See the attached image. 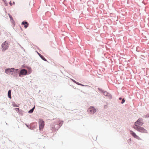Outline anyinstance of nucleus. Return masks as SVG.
<instances>
[{
  "instance_id": "obj_27",
  "label": "nucleus",
  "mask_w": 149,
  "mask_h": 149,
  "mask_svg": "<svg viewBox=\"0 0 149 149\" xmlns=\"http://www.w3.org/2000/svg\"><path fill=\"white\" fill-rule=\"evenodd\" d=\"M119 100H122V98L121 97H119L118 98Z\"/></svg>"
},
{
  "instance_id": "obj_10",
  "label": "nucleus",
  "mask_w": 149,
  "mask_h": 149,
  "mask_svg": "<svg viewBox=\"0 0 149 149\" xmlns=\"http://www.w3.org/2000/svg\"><path fill=\"white\" fill-rule=\"evenodd\" d=\"M22 25H24V27L26 28L28 26L29 23L23 21L22 23Z\"/></svg>"
},
{
  "instance_id": "obj_16",
  "label": "nucleus",
  "mask_w": 149,
  "mask_h": 149,
  "mask_svg": "<svg viewBox=\"0 0 149 149\" xmlns=\"http://www.w3.org/2000/svg\"><path fill=\"white\" fill-rule=\"evenodd\" d=\"M125 101V98H124L122 100V101L121 102V104H123V103H124Z\"/></svg>"
},
{
  "instance_id": "obj_35",
  "label": "nucleus",
  "mask_w": 149,
  "mask_h": 149,
  "mask_svg": "<svg viewBox=\"0 0 149 149\" xmlns=\"http://www.w3.org/2000/svg\"><path fill=\"white\" fill-rule=\"evenodd\" d=\"M91 1H88V3H89V2H91Z\"/></svg>"
},
{
  "instance_id": "obj_1",
  "label": "nucleus",
  "mask_w": 149,
  "mask_h": 149,
  "mask_svg": "<svg viewBox=\"0 0 149 149\" xmlns=\"http://www.w3.org/2000/svg\"><path fill=\"white\" fill-rule=\"evenodd\" d=\"M143 124V119L139 118L134 123V125L136 126V127H138L142 126Z\"/></svg>"
},
{
  "instance_id": "obj_3",
  "label": "nucleus",
  "mask_w": 149,
  "mask_h": 149,
  "mask_svg": "<svg viewBox=\"0 0 149 149\" xmlns=\"http://www.w3.org/2000/svg\"><path fill=\"white\" fill-rule=\"evenodd\" d=\"M39 128L40 131L42 130L45 125L44 121L42 119H39Z\"/></svg>"
},
{
  "instance_id": "obj_22",
  "label": "nucleus",
  "mask_w": 149,
  "mask_h": 149,
  "mask_svg": "<svg viewBox=\"0 0 149 149\" xmlns=\"http://www.w3.org/2000/svg\"><path fill=\"white\" fill-rule=\"evenodd\" d=\"M131 138H130L129 139H128V140H127V142L128 143H131Z\"/></svg>"
},
{
  "instance_id": "obj_14",
  "label": "nucleus",
  "mask_w": 149,
  "mask_h": 149,
  "mask_svg": "<svg viewBox=\"0 0 149 149\" xmlns=\"http://www.w3.org/2000/svg\"><path fill=\"white\" fill-rule=\"evenodd\" d=\"M40 57L44 61H47L46 59L42 55L40 56Z\"/></svg>"
},
{
  "instance_id": "obj_18",
  "label": "nucleus",
  "mask_w": 149,
  "mask_h": 149,
  "mask_svg": "<svg viewBox=\"0 0 149 149\" xmlns=\"http://www.w3.org/2000/svg\"><path fill=\"white\" fill-rule=\"evenodd\" d=\"M69 79H68V78H66V80H65L66 81L68 82L69 83V84L70 85V86H72V85L70 84V81H69Z\"/></svg>"
},
{
  "instance_id": "obj_25",
  "label": "nucleus",
  "mask_w": 149,
  "mask_h": 149,
  "mask_svg": "<svg viewBox=\"0 0 149 149\" xmlns=\"http://www.w3.org/2000/svg\"><path fill=\"white\" fill-rule=\"evenodd\" d=\"M68 74L69 73L68 72H66V76L68 77L69 78V77L68 76Z\"/></svg>"
},
{
  "instance_id": "obj_19",
  "label": "nucleus",
  "mask_w": 149,
  "mask_h": 149,
  "mask_svg": "<svg viewBox=\"0 0 149 149\" xmlns=\"http://www.w3.org/2000/svg\"><path fill=\"white\" fill-rule=\"evenodd\" d=\"M13 105L14 107H18V106H17L16 104L15 103L13 104Z\"/></svg>"
},
{
  "instance_id": "obj_26",
  "label": "nucleus",
  "mask_w": 149,
  "mask_h": 149,
  "mask_svg": "<svg viewBox=\"0 0 149 149\" xmlns=\"http://www.w3.org/2000/svg\"><path fill=\"white\" fill-rule=\"evenodd\" d=\"M65 38H66V41L67 40H68L69 39L68 37V36H66Z\"/></svg>"
},
{
  "instance_id": "obj_32",
  "label": "nucleus",
  "mask_w": 149,
  "mask_h": 149,
  "mask_svg": "<svg viewBox=\"0 0 149 149\" xmlns=\"http://www.w3.org/2000/svg\"><path fill=\"white\" fill-rule=\"evenodd\" d=\"M98 77H99V78H100L101 77H100V76H97Z\"/></svg>"
},
{
  "instance_id": "obj_21",
  "label": "nucleus",
  "mask_w": 149,
  "mask_h": 149,
  "mask_svg": "<svg viewBox=\"0 0 149 149\" xmlns=\"http://www.w3.org/2000/svg\"><path fill=\"white\" fill-rule=\"evenodd\" d=\"M70 79V81L72 80V81L73 82L75 83L76 82H77L76 81L74 80V79Z\"/></svg>"
},
{
  "instance_id": "obj_4",
  "label": "nucleus",
  "mask_w": 149,
  "mask_h": 149,
  "mask_svg": "<svg viewBox=\"0 0 149 149\" xmlns=\"http://www.w3.org/2000/svg\"><path fill=\"white\" fill-rule=\"evenodd\" d=\"M97 90L100 93H102L105 96L107 97L109 94V93L108 92L106 91H105L100 88H98Z\"/></svg>"
},
{
  "instance_id": "obj_31",
  "label": "nucleus",
  "mask_w": 149,
  "mask_h": 149,
  "mask_svg": "<svg viewBox=\"0 0 149 149\" xmlns=\"http://www.w3.org/2000/svg\"><path fill=\"white\" fill-rule=\"evenodd\" d=\"M13 3L14 4H15V2H13Z\"/></svg>"
},
{
  "instance_id": "obj_5",
  "label": "nucleus",
  "mask_w": 149,
  "mask_h": 149,
  "mask_svg": "<svg viewBox=\"0 0 149 149\" xmlns=\"http://www.w3.org/2000/svg\"><path fill=\"white\" fill-rule=\"evenodd\" d=\"M18 70V69H15L14 68H12L11 69L8 68L5 70V72L7 74H10L11 72H17Z\"/></svg>"
},
{
  "instance_id": "obj_12",
  "label": "nucleus",
  "mask_w": 149,
  "mask_h": 149,
  "mask_svg": "<svg viewBox=\"0 0 149 149\" xmlns=\"http://www.w3.org/2000/svg\"><path fill=\"white\" fill-rule=\"evenodd\" d=\"M142 117L143 118H149V113L144 115L142 116Z\"/></svg>"
},
{
  "instance_id": "obj_24",
  "label": "nucleus",
  "mask_w": 149,
  "mask_h": 149,
  "mask_svg": "<svg viewBox=\"0 0 149 149\" xmlns=\"http://www.w3.org/2000/svg\"><path fill=\"white\" fill-rule=\"evenodd\" d=\"M75 84H77L78 85H80V83L78 82H76V83H75Z\"/></svg>"
},
{
  "instance_id": "obj_29",
  "label": "nucleus",
  "mask_w": 149,
  "mask_h": 149,
  "mask_svg": "<svg viewBox=\"0 0 149 149\" xmlns=\"http://www.w3.org/2000/svg\"><path fill=\"white\" fill-rule=\"evenodd\" d=\"M38 55H39V56L40 57L42 55L40 54V53H39L38 52Z\"/></svg>"
},
{
  "instance_id": "obj_30",
  "label": "nucleus",
  "mask_w": 149,
  "mask_h": 149,
  "mask_svg": "<svg viewBox=\"0 0 149 149\" xmlns=\"http://www.w3.org/2000/svg\"><path fill=\"white\" fill-rule=\"evenodd\" d=\"M6 1H4V3H5V4H6V6H7L8 5V3H6Z\"/></svg>"
},
{
  "instance_id": "obj_7",
  "label": "nucleus",
  "mask_w": 149,
  "mask_h": 149,
  "mask_svg": "<svg viewBox=\"0 0 149 149\" xmlns=\"http://www.w3.org/2000/svg\"><path fill=\"white\" fill-rule=\"evenodd\" d=\"M9 45L8 43L6 42L5 41L2 45V50L3 51H4L7 49Z\"/></svg>"
},
{
  "instance_id": "obj_2",
  "label": "nucleus",
  "mask_w": 149,
  "mask_h": 149,
  "mask_svg": "<svg viewBox=\"0 0 149 149\" xmlns=\"http://www.w3.org/2000/svg\"><path fill=\"white\" fill-rule=\"evenodd\" d=\"M133 128L139 132L142 133H148L147 130L143 127H141V126L138 127H134V126Z\"/></svg>"
},
{
  "instance_id": "obj_23",
  "label": "nucleus",
  "mask_w": 149,
  "mask_h": 149,
  "mask_svg": "<svg viewBox=\"0 0 149 149\" xmlns=\"http://www.w3.org/2000/svg\"><path fill=\"white\" fill-rule=\"evenodd\" d=\"M66 26L67 27L68 29V30H70V29H71L70 28V27L69 26H68V27L66 25Z\"/></svg>"
},
{
  "instance_id": "obj_34",
  "label": "nucleus",
  "mask_w": 149,
  "mask_h": 149,
  "mask_svg": "<svg viewBox=\"0 0 149 149\" xmlns=\"http://www.w3.org/2000/svg\"><path fill=\"white\" fill-rule=\"evenodd\" d=\"M98 74L99 75H100H100H101V74H98Z\"/></svg>"
},
{
  "instance_id": "obj_17",
  "label": "nucleus",
  "mask_w": 149,
  "mask_h": 149,
  "mask_svg": "<svg viewBox=\"0 0 149 149\" xmlns=\"http://www.w3.org/2000/svg\"><path fill=\"white\" fill-rule=\"evenodd\" d=\"M34 109V107L33 108L31 109L30 110V111H29V113H32Z\"/></svg>"
},
{
  "instance_id": "obj_33",
  "label": "nucleus",
  "mask_w": 149,
  "mask_h": 149,
  "mask_svg": "<svg viewBox=\"0 0 149 149\" xmlns=\"http://www.w3.org/2000/svg\"><path fill=\"white\" fill-rule=\"evenodd\" d=\"M73 88L74 89H76V88H74V86H73Z\"/></svg>"
},
{
  "instance_id": "obj_28",
  "label": "nucleus",
  "mask_w": 149,
  "mask_h": 149,
  "mask_svg": "<svg viewBox=\"0 0 149 149\" xmlns=\"http://www.w3.org/2000/svg\"><path fill=\"white\" fill-rule=\"evenodd\" d=\"M9 4H10V5L11 6H12V3H11V1H10V2L9 3Z\"/></svg>"
},
{
  "instance_id": "obj_8",
  "label": "nucleus",
  "mask_w": 149,
  "mask_h": 149,
  "mask_svg": "<svg viewBox=\"0 0 149 149\" xmlns=\"http://www.w3.org/2000/svg\"><path fill=\"white\" fill-rule=\"evenodd\" d=\"M130 134L133 137L138 140H141V139L134 132L131 130H130Z\"/></svg>"
},
{
  "instance_id": "obj_20",
  "label": "nucleus",
  "mask_w": 149,
  "mask_h": 149,
  "mask_svg": "<svg viewBox=\"0 0 149 149\" xmlns=\"http://www.w3.org/2000/svg\"><path fill=\"white\" fill-rule=\"evenodd\" d=\"M15 110L17 112H18L19 111V108H16L15 109Z\"/></svg>"
},
{
  "instance_id": "obj_13",
  "label": "nucleus",
  "mask_w": 149,
  "mask_h": 149,
  "mask_svg": "<svg viewBox=\"0 0 149 149\" xmlns=\"http://www.w3.org/2000/svg\"><path fill=\"white\" fill-rule=\"evenodd\" d=\"M109 97V99H111L112 98V95L109 93V94L107 96Z\"/></svg>"
},
{
  "instance_id": "obj_6",
  "label": "nucleus",
  "mask_w": 149,
  "mask_h": 149,
  "mask_svg": "<svg viewBox=\"0 0 149 149\" xmlns=\"http://www.w3.org/2000/svg\"><path fill=\"white\" fill-rule=\"evenodd\" d=\"M88 111L89 113L93 114L96 111V110L94 107L91 106L88 110Z\"/></svg>"
},
{
  "instance_id": "obj_11",
  "label": "nucleus",
  "mask_w": 149,
  "mask_h": 149,
  "mask_svg": "<svg viewBox=\"0 0 149 149\" xmlns=\"http://www.w3.org/2000/svg\"><path fill=\"white\" fill-rule=\"evenodd\" d=\"M8 96L9 98H11V90H9L8 91Z\"/></svg>"
},
{
  "instance_id": "obj_15",
  "label": "nucleus",
  "mask_w": 149,
  "mask_h": 149,
  "mask_svg": "<svg viewBox=\"0 0 149 149\" xmlns=\"http://www.w3.org/2000/svg\"><path fill=\"white\" fill-rule=\"evenodd\" d=\"M80 86H85V87H89L90 86H88V85H83L81 83H80Z\"/></svg>"
},
{
  "instance_id": "obj_9",
  "label": "nucleus",
  "mask_w": 149,
  "mask_h": 149,
  "mask_svg": "<svg viewBox=\"0 0 149 149\" xmlns=\"http://www.w3.org/2000/svg\"><path fill=\"white\" fill-rule=\"evenodd\" d=\"M27 73V71L26 70L24 69H23L20 71V72L19 74V77H21L22 75H26Z\"/></svg>"
}]
</instances>
